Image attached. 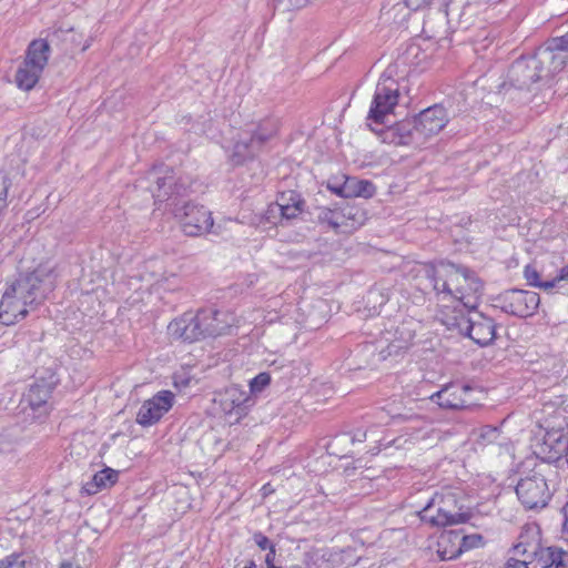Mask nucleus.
<instances>
[{"mask_svg":"<svg viewBox=\"0 0 568 568\" xmlns=\"http://www.w3.org/2000/svg\"><path fill=\"white\" fill-rule=\"evenodd\" d=\"M55 280L52 270L37 268L7 283L0 301V323L13 325L23 320L53 292Z\"/></svg>","mask_w":568,"mask_h":568,"instance_id":"obj_1","label":"nucleus"},{"mask_svg":"<svg viewBox=\"0 0 568 568\" xmlns=\"http://www.w3.org/2000/svg\"><path fill=\"white\" fill-rule=\"evenodd\" d=\"M564 69L560 55H555L545 42L531 57H521L513 62L507 73L509 85L518 90H526L539 80L548 79Z\"/></svg>","mask_w":568,"mask_h":568,"instance_id":"obj_2","label":"nucleus"},{"mask_svg":"<svg viewBox=\"0 0 568 568\" xmlns=\"http://www.w3.org/2000/svg\"><path fill=\"white\" fill-rule=\"evenodd\" d=\"M556 481V471H551L547 464L530 460L525 465L515 491L525 509L541 510L548 506Z\"/></svg>","mask_w":568,"mask_h":568,"instance_id":"obj_3","label":"nucleus"},{"mask_svg":"<svg viewBox=\"0 0 568 568\" xmlns=\"http://www.w3.org/2000/svg\"><path fill=\"white\" fill-rule=\"evenodd\" d=\"M221 315V312L214 310H200L195 314L187 312L173 320L168 331L173 338L189 343L215 337L224 334L230 327L220 318Z\"/></svg>","mask_w":568,"mask_h":568,"instance_id":"obj_4","label":"nucleus"},{"mask_svg":"<svg viewBox=\"0 0 568 568\" xmlns=\"http://www.w3.org/2000/svg\"><path fill=\"white\" fill-rule=\"evenodd\" d=\"M60 34L69 36L70 31H54L48 39H37L30 42L24 60L18 67L14 75V82L19 89L30 91L36 87L48 63L50 43L59 39Z\"/></svg>","mask_w":568,"mask_h":568,"instance_id":"obj_5","label":"nucleus"},{"mask_svg":"<svg viewBox=\"0 0 568 568\" xmlns=\"http://www.w3.org/2000/svg\"><path fill=\"white\" fill-rule=\"evenodd\" d=\"M515 556L528 557L532 568H566L568 552L557 547H542L539 530L529 529L519 536V542L514 546Z\"/></svg>","mask_w":568,"mask_h":568,"instance_id":"obj_6","label":"nucleus"},{"mask_svg":"<svg viewBox=\"0 0 568 568\" xmlns=\"http://www.w3.org/2000/svg\"><path fill=\"white\" fill-rule=\"evenodd\" d=\"M277 121L265 119L242 132L234 143L231 155L232 162L240 165L247 160H253L262 151L265 143L277 134Z\"/></svg>","mask_w":568,"mask_h":568,"instance_id":"obj_7","label":"nucleus"},{"mask_svg":"<svg viewBox=\"0 0 568 568\" xmlns=\"http://www.w3.org/2000/svg\"><path fill=\"white\" fill-rule=\"evenodd\" d=\"M420 272L429 281L434 292L442 295L443 300H454L456 293H460L462 281L467 280V267L447 261L424 264Z\"/></svg>","mask_w":568,"mask_h":568,"instance_id":"obj_8","label":"nucleus"},{"mask_svg":"<svg viewBox=\"0 0 568 568\" xmlns=\"http://www.w3.org/2000/svg\"><path fill=\"white\" fill-rule=\"evenodd\" d=\"M394 73L395 69L388 67L376 84L367 120L377 125L385 123L386 118L398 103L399 85L394 79Z\"/></svg>","mask_w":568,"mask_h":568,"instance_id":"obj_9","label":"nucleus"},{"mask_svg":"<svg viewBox=\"0 0 568 568\" xmlns=\"http://www.w3.org/2000/svg\"><path fill=\"white\" fill-rule=\"evenodd\" d=\"M148 179L155 184L151 187L155 202H168L172 206H178L180 199L187 195L189 183L182 178H176L170 168H153L148 173Z\"/></svg>","mask_w":568,"mask_h":568,"instance_id":"obj_10","label":"nucleus"},{"mask_svg":"<svg viewBox=\"0 0 568 568\" xmlns=\"http://www.w3.org/2000/svg\"><path fill=\"white\" fill-rule=\"evenodd\" d=\"M539 304L538 293L514 288L499 294L494 306L509 315L526 318L536 313Z\"/></svg>","mask_w":568,"mask_h":568,"instance_id":"obj_11","label":"nucleus"},{"mask_svg":"<svg viewBox=\"0 0 568 568\" xmlns=\"http://www.w3.org/2000/svg\"><path fill=\"white\" fill-rule=\"evenodd\" d=\"M459 315L453 318V322L445 321V324L456 326L460 332H465L469 338L480 346L489 345L496 337V325L490 317L481 313H475L470 317H465L462 310Z\"/></svg>","mask_w":568,"mask_h":568,"instance_id":"obj_12","label":"nucleus"},{"mask_svg":"<svg viewBox=\"0 0 568 568\" xmlns=\"http://www.w3.org/2000/svg\"><path fill=\"white\" fill-rule=\"evenodd\" d=\"M175 212L186 235L199 236L209 232L219 234L214 229L212 213L203 205L187 203L181 209H175Z\"/></svg>","mask_w":568,"mask_h":568,"instance_id":"obj_13","label":"nucleus"},{"mask_svg":"<svg viewBox=\"0 0 568 568\" xmlns=\"http://www.w3.org/2000/svg\"><path fill=\"white\" fill-rule=\"evenodd\" d=\"M535 454L541 459L539 463L547 464L551 471H556L551 464L568 454V430H545L542 439L535 445Z\"/></svg>","mask_w":568,"mask_h":568,"instance_id":"obj_14","label":"nucleus"},{"mask_svg":"<svg viewBox=\"0 0 568 568\" xmlns=\"http://www.w3.org/2000/svg\"><path fill=\"white\" fill-rule=\"evenodd\" d=\"M372 130L379 135L382 142L387 144L413 146L423 145L414 118L402 120L383 129L372 128Z\"/></svg>","mask_w":568,"mask_h":568,"instance_id":"obj_15","label":"nucleus"},{"mask_svg":"<svg viewBox=\"0 0 568 568\" xmlns=\"http://www.w3.org/2000/svg\"><path fill=\"white\" fill-rule=\"evenodd\" d=\"M363 212L355 206H345L341 209H322L318 213V221L327 224L334 230L351 232L363 224Z\"/></svg>","mask_w":568,"mask_h":568,"instance_id":"obj_16","label":"nucleus"},{"mask_svg":"<svg viewBox=\"0 0 568 568\" xmlns=\"http://www.w3.org/2000/svg\"><path fill=\"white\" fill-rule=\"evenodd\" d=\"M174 394L171 390H161L152 398L145 400L136 414V423L151 426L158 423L173 406Z\"/></svg>","mask_w":568,"mask_h":568,"instance_id":"obj_17","label":"nucleus"},{"mask_svg":"<svg viewBox=\"0 0 568 568\" xmlns=\"http://www.w3.org/2000/svg\"><path fill=\"white\" fill-rule=\"evenodd\" d=\"M538 425L544 430H568V399L556 396L545 402L540 408Z\"/></svg>","mask_w":568,"mask_h":568,"instance_id":"obj_18","label":"nucleus"},{"mask_svg":"<svg viewBox=\"0 0 568 568\" xmlns=\"http://www.w3.org/2000/svg\"><path fill=\"white\" fill-rule=\"evenodd\" d=\"M422 143L438 134L447 124V113L444 106L435 104L423 110L417 116H414Z\"/></svg>","mask_w":568,"mask_h":568,"instance_id":"obj_19","label":"nucleus"},{"mask_svg":"<svg viewBox=\"0 0 568 568\" xmlns=\"http://www.w3.org/2000/svg\"><path fill=\"white\" fill-rule=\"evenodd\" d=\"M57 379L51 375L48 379L38 378L33 384L30 385L27 393H24L22 403L33 412H39V415L49 413V398L51 397L52 390L57 385Z\"/></svg>","mask_w":568,"mask_h":568,"instance_id":"obj_20","label":"nucleus"},{"mask_svg":"<svg viewBox=\"0 0 568 568\" xmlns=\"http://www.w3.org/2000/svg\"><path fill=\"white\" fill-rule=\"evenodd\" d=\"M473 387L469 385L448 384L434 393L430 399L442 408L464 409L473 405V399L469 397Z\"/></svg>","mask_w":568,"mask_h":568,"instance_id":"obj_21","label":"nucleus"},{"mask_svg":"<svg viewBox=\"0 0 568 568\" xmlns=\"http://www.w3.org/2000/svg\"><path fill=\"white\" fill-rule=\"evenodd\" d=\"M467 280L462 281L460 293H456L455 301L465 310L474 311L477 308L483 295V282L474 271L467 268Z\"/></svg>","mask_w":568,"mask_h":568,"instance_id":"obj_22","label":"nucleus"},{"mask_svg":"<svg viewBox=\"0 0 568 568\" xmlns=\"http://www.w3.org/2000/svg\"><path fill=\"white\" fill-rule=\"evenodd\" d=\"M460 497L462 491L459 489L445 487L442 488V490L436 491L432 498L435 500V506L444 507L447 509L449 516H455L457 517V520L466 523L469 519V516L463 511Z\"/></svg>","mask_w":568,"mask_h":568,"instance_id":"obj_23","label":"nucleus"},{"mask_svg":"<svg viewBox=\"0 0 568 568\" xmlns=\"http://www.w3.org/2000/svg\"><path fill=\"white\" fill-rule=\"evenodd\" d=\"M250 396L237 386L226 388L221 398V407L226 414H235L237 418L245 415L250 407Z\"/></svg>","mask_w":568,"mask_h":568,"instance_id":"obj_24","label":"nucleus"},{"mask_svg":"<svg viewBox=\"0 0 568 568\" xmlns=\"http://www.w3.org/2000/svg\"><path fill=\"white\" fill-rule=\"evenodd\" d=\"M422 521L432 527H446L462 524L457 517L449 516L447 509L442 506H435V500L430 498L422 510L418 511Z\"/></svg>","mask_w":568,"mask_h":568,"instance_id":"obj_25","label":"nucleus"},{"mask_svg":"<svg viewBox=\"0 0 568 568\" xmlns=\"http://www.w3.org/2000/svg\"><path fill=\"white\" fill-rule=\"evenodd\" d=\"M412 341V335H404V332L396 328L395 332L386 331L383 333L381 339L378 341V347L381 348V355L385 358L387 356L396 355L402 349L408 347Z\"/></svg>","mask_w":568,"mask_h":568,"instance_id":"obj_26","label":"nucleus"},{"mask_svg":"<svg viewBox=\"0 0 568 568\" xmlns=\"http://www.w3.org/2000/svg\"><path fill=\"white\" fill-rule=\"evenodd\" d=\"M437 554L442 560L456 558L463 549L462 532L458 530L444 531L437 542Z\"/></svg>","mask_w":568,"mask_h":568,"instance_id":"obj_27","label":"nucleus"},{"mask_svg":"<svg viewBox=\"0 0 568 568\" xmlns=\"http://www.w3.org/2000/svg\"><path fill=\"white\" fill-rule=\"evenodd\" d=\"M328 189H331L334 193L343 196V197H352V196H364L371 197L374 193V185L368 181H358L356 179H346L344 184L336 186L328 184Z\"/></svg>","mask_w":568,"mask_h":568,"instance_id":"obj_28","label":"nucleus"},{"mask_svg":"<svg viewBox=\"0 0 568 568\" xmlns=\"http://www.w3.org/2000/svg\"><path fill=\"white\" fill-rule=\"evenodd\" d=\"M119 471L105 467L104 469L95 473L92 479L83 485V490L88 495H94L101 489L109 488L118 481Z\"/></svg>","mask_w":568,"mask_h":568,"instance_id":"obj_29","label":"nucleus"},{"mask_svg":"<svg viewBox=\"0 0 568 568\" xmlns=\"http://www.w3.org/2000/svg\"><path fill=\"white\" fill-rule=\"evenodd\" d=\"M304 201L301 200L300 203L292 202V205H283V204H271L266 212V219L271 221V217H275L276 214L281 216L282 220H292L298 216L303 211Z\"/></svg>","mask_w":568,"mask_h":568,"instance_id":"obj_30","label":"nucleus"},{"mask_svg":"<svg viewBox=\"0 0 568 568\" xmlns=\"http://www.w3.org/2000/svg\"><path fill=\"white\" fill-rule=\"evenodd\" d=\"M366 438V432L357 430L353 436L349 434H342L334 437V439L328 444V448L332 450V454L337 455L339 457H345L347 455L346 452L338 450V446L346 443H355L363 442Z\"/></svg>","mask_w":568,"mask_h":568,"instance_id":"obj_31","label":"nucleus"},{"mask_svg":"<svg viewBox=\"0 0 568 568\" xmlns=\"http://www.w3.org/2000/svg\"><path fill=\"white\" fill-rule=\"evenodd\" d=\"M546 43L555 55L561 57L562 67L565 68L568 62V34L551 38L547 40Z\"/></svg>","mask_w":568,"mask_h":568,"instance_id":"obj_32","label":"nucleus"},{"mask_svg":"<svg viewBox=\"0 0 568 568\" xmlns=\"http://www.w3.org/2000/svg\"><path fill=\"white\" fill-rule=\"evenodd\" d=\"M524 277L526 278L527 283L530 285V286H534V287H539V288H542L545 291H548V290H551L552 287L556 286V281H540L539 280V273L538 271L536 270V267L531 266V265H527L524 270Z\"/></svg>","mask_w":568,"mask_h":568,"instance_id":"obj_33","label":"nucleus"},{"mask_svg":"<svg viewBox=\"0 0 568 568\" xmlns=\"http://www.w3.org/2000/svg\"><path fill=\"white\" fill-rule=\"evenodd\" d=\"M499 430L497 427L485 426L480 429L479 434V443L480 444H490L498 439Z\"/></svg>","mask_w":568,"mask_h":568,"instance_id":"obj_34","label":"nucleus"},{"mask_svg":"<svg viewBox=\"0 0 568 568\" xmlns=\"http://www.w3.org/2000/svg\"><path fill=\"white\" fill-rule=\"evenodd\" d=\"M271 382V376L267 373H260L250 382L252 393L262 392Z\"/></svg>","mask_w":568,"mask_h":568,"instance_id":"obj_35","label":"nucleus"},{"mask_svg":"<svg viewBox=\"0 0 568 568\" xmlns=\"http://www.w3.org/2000/svg\"><path fill=\"white\" fill-rule=\"evenodd\" d=\"M0 568H27L21 555L12 554L0 560Z\"/></svg>","mask_w":568,"mask_h":568,"instance_id":"obj_36","label":"nucleus"},{"mask_svg":"<svg viewBox=\"0 0 568 568\" xmlns=\"http://www.w3.org/2000/svg\"><path fill=\"white\" fill-rule=\"evenodd\" d=\"M301 200H302V197L300 194H297L294 191H287V192H283L280 194L275 204H283V205L291 206L292 202L300 203Z\"/></svg>","mask_w":568,"mask_h":568,"instance_id":"obj_37","label":"nucleus"},{"mask_svg":"<svg viewBox=\"0 0 568 568\" xmlns=\"http://www.w3.org/2000/svg\"><path fill=\"white\" fill-rule=\"evenodd\" d=\"M463 539V549L468 550L470 548L477 547L481 544L483 537L480 535H462Z\"/></svg>","mask_w":568,"mask_h":568,"instance_id":"obj_38","label":"nucleus"},{"mask_svg":"<svg viewBox=\"0 0 568 568\" xmlns=\"http://www.w3.org/2000/svg\"><path fill=\"white\" fill-rule=\"evenodd\" d=\"M515 558L511 557L507 560L505 568H529L531 560L528 557Z\"/></svg>","mask_w":568,"mask_h":568,"instance_id":"obj_39","label":"nucleus"},{"mask_svg":"<svg viewBox=\"0 0 568 568\" xmlns=\"http://www.w3.org/2000/svg\"><path fill=\"white\" fill-rule=\"evenodd\" d=\"M254 541L263 550L268 549V551H271V548L275 547L270 541V539L266 536H264L263 534H261V532H257V534L254 535Z\"/></svg>","mask_w":568,"mask_h":568,"instance_id":"obj_40","label":"nucleus"},{"mask_svg":"<svg viewBox=\"0 0 568 568\" xmlns=\"http://www.w3.org/2000/svg\"><path fill=\"white\" fill-rule=\"evenodd\" d=\"M9 182L4 174L0 173V200L8 201Z\"/></svg>","mask_w":568,"mask_h":568,"instance_id":"obj_41","label":"nucleus"},{"mask_svg":"<svg viewBox=\"0 0 568 568\" xmlns=\"http://www.w3.org/2000/svg\"><path fill=\"white\" fill-rule=\"evenodd\" d=\"M275 556H276V550H275V547H272L271 548V551H268L265 556V565H266V568H283L281 566H276L275 565Z\"/></svg>","mask_w":568,"mask_h":568,"instance_id":"obj_42","label":"nucleus"},{"mask_svg":"<svg viewBox=\"0 0 568 568\" xmlns=\"http://www.w3.org/2000/svg\"><path fill=\"white\" fill-rule=\"evenodd\" d=\"M432 0H405L406 6L413 9H419L430 3Z\"/></svg>","mask_w":568,"mask_h":568,"instance_id":"obj_43","label":"nucleus"},{"mask_svg":"<svg viewBox=\"0 0 568 568\" xmlns=\"http://www.w3.org/2000/svg\"><path fill=\"white\" fill-rule=\"evenodd\" d=\"M552 281H556V284L558 282H561V281H567L568 282V265L564 266L558 275L556 277L552 278Z\"/></svg>","mask_w":568,"mask_h":568,"instance_id":"obj_44","label":"nucleus"},{"mask_svg":"<svg viewBox=\"0 0 568 568\" xmlns=\"http://www.w3.org/2000/svg\"><path fill=\"white\" fill-rule=\"evenodd\" d=\"M59 568H83L75 559L63 560L60 562Z\"/></svg>","mask_w":568,"mask_h":568,"instance_id":"obj_45","label":"nucleus"},{"mask_svg":"<svg viewBox=\"0 0 568 568\" xmlns=\"http://www.w3.org/2000/svg\"><path fill=\"white\" fill-rule=\"evenodd\" d=\"M244 568H256V565L254 561H251L248 565H246Z\"/></svg>","mask_w":568,"mask_h":568,"instance_id":"obj_46","label":"nucleus"},{"mask_svg":"<svg viewBox=\"0 0 568 568\" xmlns=\"http://www.w3.org/2000/svg\"><path fill=\"white\" fill-rule=\"evenodd\" d=\"M263 489H265L266 491H270V488H267V486H263Z\"/></svg>","mask_w":568,"mask_h":568,"instance_id":"obj_47","label":"nucleus"},{"mask_svg":"<svg viewBox=\"0 0 568 568\" xmlns=\"http://www.w3.org/2000/svg\"><path fill=\"white\" fill-rule=\"evenodd\" d=\"M263 489H265L266 491H270V488H267V486H263Z\"/></svg>","mask_w":568,"mask_h":568,"instance_id":"obj_48","label":"nucleus"}]
</instances>
